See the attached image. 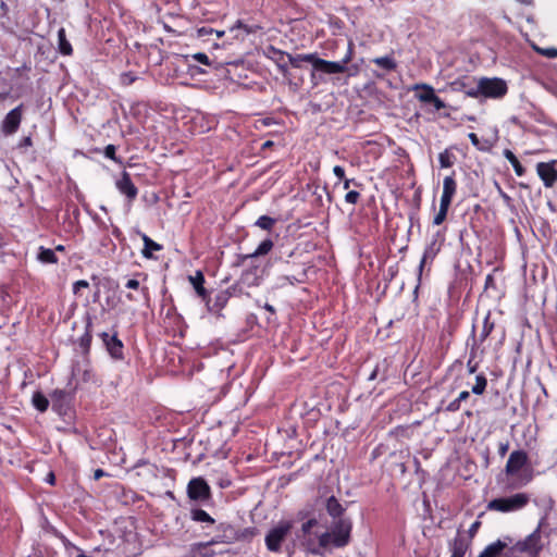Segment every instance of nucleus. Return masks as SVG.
Segmentation results:
<instances>
[{
	"label": "nucleus",
	"instance_id": "bf43d9fd",
	"mask_svg": "<svg viewBox=\"0 0 557 557\" xmlns=\"http://www.w3.org/2000/svg\"><path fill=\"white\" fill-rule=\"evenodd\" d=\"M351 58H352V45H351V44H349V45H348V50H347V52H346L345 57H344L341 61H338V62H339V64H342L343 66H346V67H347V64L350 62Z\"/></svg>",
	"mask_w": 557,
	"mask_h": 557
},
{
	"label": "nucleus",
	"instance_id": "de8ad7c7",
	"mask_svg": "<svg viewBox=\"0 0 557 557\" xmlns=\"http://www.w3.org/2000/svg\"><path fill=\"white\" fill-rule=\"evenodd\" d=\"M103 156L115 163L122 164L123 161L121 158L116 156V147L112 144H109L103 149Z\"/></svg>",
	"mask_w": 557,
	"mask_h": 557
},
{
	"label": "nucleus",
	"instance_id": "39448f33",
	"mask_svg": "<svg viewBox=\"0 0 557 557\" xmlns=\"http://www.w3.org/2000/svg\"><path fill=\"white\" fill-rule=\"evenodd\" d=\"M186 494L188 499L197 506H206L212 502V491L202 476H195L189 480Z\"/></svg>",
	"mask_w": 557,
	"mask_h": 557
},
{
	"label": "nucleus",
	"instance_id": "393cba45",
	"mask_svg": "<svg viewBox=\"0 0 557 557\" xmlns=\"http://www.w3.org/2000/svg\"><path fill=\"white\" fill-rule=\"evenodd\" d=\"M190 520L197 523H202L203 529L209 528L215 523V520L203 509L199 507H193L189 510Z\"/></svg>",
	"mask_w": 557,
	"mask_h": 557
},
{
	"label": "nucleus",
	"instance_id": "f3484780",
	"mask_svg": "<svg viewBox=\"0 0 557 557\" xmlns=\"http://www.w3.org/2000/svg\"><path fill=\"white\" fill-rule=\"evenodd\" d=\"M510 544H512L510 536H505L503 540L498 539L488 544L478 557H502Z\"/></svg>",
	"mask_w": 557,
	"mask_h": 557
},
{
	"label": "nucleus",
	"instance_id": "3c124183",
	"mask_svg": "<svg viewBox=\"0 0 557 557\" xmlns=\"http://www.w3.org/2000/svg\"><path fill=\"white\" fill-rule=\"evenodd\" d=\"M137 79V76L133 72H125L121 75V83L125 86L132 85Z\"/></svg>",
	"mask_w": 557,
	"mask_h": 557
},
{
	"label": "nucleus",
	"instance_id": "338daca9",
	"mask_svg": "<svg viewBox=\"0 0 557 557\" xmlns=\"http://www.w3.org/2000/svg\"><path fill=\"white\" fill-rule=\"evenodd\" d=\"M480 525H481V522H480V521H474V522L470 525V528H469V530H468V533H469L470 540H471V539L476 534V532H478V530H479Z\"/></svg>",
	"mask_w": 557,
	"mask_h": 557
},
{
	"label": "nucleus",
	"instance_id": "8fccbe9b",
	"mask_svg": "<svg viewBox=\"0 0 557 557\" xmlns=\"http://www.w3.org/2000/svg\"><path fill=\"white\" fill-rule=\"evenodd\" d=\"M187 58H191L193 60L205 65H211L209 57L203 52H197L191 55H187Z\"/></svg>",
	"mask_w": 557,
	"mask_h": 557
},
{
	"label": "nucleus",
	"instance_id": "2f4dec72",
	"mask_svg": "<svg viewBox=\"0 0 557 557\" xmlns=\"http://www.w3.org/2000/svg\"><path fill=\"white\" fill-rule=\"evenodd\" d=\"M36 259L42 264H57L59 262L54 250L44 246L38 248Z\"/></svg>",
	"mask_w": 557,
	"mask_h": 557
},
{
	"label": "nucleus",
	"instance_id": "2eb2a0df",
	"mask_svg": "<svg viewBox=\"0 0 557 557\" xmlns=\"http://www.w3.org/2000/svg\"><path fill=\"white\" fill-rule=\"evenodd\" d=\"M346 71V66H343L339 64L338 61H327L324 59H321L318 54L315 55V60L313 63V72L311 73V78L314 79L315 74L314 72H320L323 74H339L344 73Z\"/></svg>",
	"mask_w": 557,
	"mask_h": 557
},
{
	"label": "nucleus",
	"instance_id": "6e6d98bb",
	"mask_svg": "<svg viewBox=\"0 0 557 557\" xmlns=\"http://www.w3.org/2000/svg\"><path fill=\"white\" fill-rule=\"evenodd\" d=\"M430 103L433 104L435 111H440V110L446 108V103L440 97H437L435 94L432 97Z\"/></svg>",
	"mask_w": 557,
	"mask_h": 557
},
{
	"label": "nucleus",
	"instance_id": "20e7f679",
	"mask_svg": "<svg viewBox=\"0 0 557 557\" xmlns=\"http://www.w3.org/2000/svg\"><path fill=\"white\" fill-rule=\"evenodd\" d=\"M508 91L507 84L498 77H482L475 83V91H469L470 98H493L500 99Z\"/></svg>",
	"mask_w": 557,
	"mask_h": 557
},
{
	"label": "nucleus",
	"instance_id": "ddd939ff",
	"mask_svg": "<svg viewBox=\"0 0 557 557\" xmlns=\"http://www.w3.org/2000/svg\"><path fill=\"white\" fill-rule=\"evenodd\" d=\"M536 173L546 188H550L557 182V160L539 162Z\"/></svg>",
	"mask_w": 557,
	"mask_h": 557
},
{
	"label": "nucleus",
	"instance_id": "423d86ee",
	"mask_svg": "<svg viewBox=\"0 0 557 557\" xmlns=\"http://www.w3.org/2000/svg\"><path fill=\"white\" fill-rule=\"evenodd\" d=\"M530 502L527 493H517L508 497L494 498L487 504L488 510L512 512L524 508Z\"/></svg>",
	"mask_w": 557,
	"mask_h": 557
},
{
	"label": "nucleus",
	"instance_id": "4be33fe9",
	"mask_svg": "<svg viewBox=\"0 0 557 557\" xmlns=\"http://www.w3.org/2000/svg\"><path fill=\"white\" fill-rule=\"evenodd\" d=\"M455 172H453L451 175H447L443 180V193L441 196V202H445L450 205L453 201V198L457 191V183L454 177Z\"/></svg>",
	"mask_w": 557,
	"mask_h": 557
},
{
	"label": "nucleus",
	"instance_id": "680f3d73",
	"mask_svg": "<svg viewBox=\"0 0 557 557\" xmlns=\"http://www.w3.org/2000/svg\"><path fill=\"white\" fill-rule=\"evenodd\" d=\"M239 28L244 29L246 34H250L253 32L250 26L243 24L242 21H237L236 24L233 27H231V32H234L235 29Z\"/></svg>",
	"mask_w": 557,
	"mask_h": 557
},
{
	"label": "nucleus",
	"instance_id": "1a4fd4ad",
	"mask_svg": "<svg viewBox=\"0 0 557 557\" xmlns=\"http://www.w3.org/2000/svg\"><path fill=\"white\" fill-rule=\"evenodd\" d=\"M290 529L292 525L287 521H281L276 527L270 529L264 539L268 550L273 553L281 552L282 544L286 540Z\"/></svg>",
	"mask_w": 557,
	"mask_h": 557
},
{
	"label": "nucleus",
	"instance_id": "79ce46f5",
	"mask_svg": "<svg viewBox=\"0 0 557 557\" xmlns=\"http://www.w3.org/2000/svg\"><path fill=\"white\" fill-rule=\"evenodd\" d=\"M487 386V379L483 373L475 376V384L471 388V393L474 395H482Z\"/></svg>",
	"mask_w": 557,
	"mask_h": 557
},
{
	"label": "nucleus",
	"instance_id": "13d9d810",
	"mask_svg": "<svg viewBox=\"0 0 557 557\" xmlns=\"http://www.w3.org/2000/svg\"><path fill=\"white\" fill-rule=\"evenodd\" d=\"M87 287H89V283L86 280L76 281L73 284V293L78 294L82 288H87Z\"/></svg>",
	"mask_w": 557,
	"mask_h": 557
},
{
	"label": "nucleus",
	"instance_id": "bb28decb",
	"mask_svg": "<svg viewBox=\"0 0 557 557\" xmlns=\"http://www.w3.org/2000/svg\"><path fill=\"white\" fill-rule=\"evenodd\" d=\"M189 281L198 297H200L202 301L207 300L209 293L203 286L206 281L203 273L201 271H196L194 276H189Z\"/></svg>",
	"mask_w": 557,
	"mask_h": 557
},
{
	"label": "nucleus",
	"instance_id": "37998d69",
	"mask_svg": "<svg viewBox=\"0 0 557 557\" xmlns=\"http://www.w3.org/2000/svg\"><path fill=\"white\" fill-rule=\"evenodd\" d=\"M449 207L450 205L440 201L438 211L433 218L434 225H441L445 221Z\"/></svg>",
	"mask_w": 557,
	"mask_h": 557
},
{
	"label": "nucleus",
	"instance_id": "4d7b16f0",
	"mask_svg": "<svg viewBox=\"0 0 557 557\" xmlns=\"http://www.w3.org/2000/svg\"><path fill=\"white\" fill-rule=\"evenodd\" d=\"M444 240H445V235L442 231L435 232L430 239L431 243L438 244V246H441V247L443 246Z\"/></svg>",
	"mask_w": 557,
	"mask_h": 557
},
{
	"label": "nucleus",
	"instance_id": "b1692460",
	"mask_svg": "<svg viewBox=\"0 0 557 557\" xmlns=\"http://www.w3.org/2000/svg\"><path fill=\"white\" fill-rule=\"evenodd\" d=\"M325 510L333 518V520H337L341 518H346L344 516L345 507L339 503V500L334 496H330L325 500Z\"/></svg>",
	"mask_w": 557,
	"mask_h": 557
},
{
	"label": "nucleus",
	"instance_id": "c756f323",
	"mask_svg": "<svg viewBox=\"0 0 557 557\" xmlns=\"http://www.w3.org/2000/svg\"><path fill=\"white\" fill-rule=\"evenodd\" d=\"M144 242V248L141 255L145 259H152V251H159L162 249V245L152 240L147 234L138 232Z\"/></svg>",
	"mask_w": 557,
	"mask_h": 557
},
{
	"label": "nucleus",
	"instance_id": "69168bd1",
	"mask_svg": "<svg viewBox=\"0 0 557 557\" xmlns=\"http://www.w3.org/2000/svg\"><path fill=\"white\" fill-rule=\"evenodd\" d=\"M509 449V443L508 442H500L498 444V455L500 457H504Z\"/></svg>",
	"mask_w": 557,
	"mask_h": 557
},
{
	"label": "nucleus",
	"instance_id": "9d476101",
	"mask_svg": "<svg viewBox=\"0 0 557 557\" xmlns=\"http://www.w3.org/2000/svg\"><path fill=\"white\" fill-rule=\"evenodd\" d=\"M72 379L76 385L94 383L98 384L97 376L92 370L90 361L87 358L76 361L72 366Z\"/></svg>",
	"mask_w": 557,
	"mask_h": 557
},
{
	"label": "nucleus",
	"instance_id": "9b49d317",
	"mask_svg": "<svg viewBox=\"0 0 557 557\" xmlns=\"http://www.w3.org/2000/svg\"><path fill=\"white\" fill-rule=\"evenodd\" d=\"M99 337L101 338L107 352L113 360H115V361L124 360V344L117 337L116 332H113V333L102 332L99 334Z\"/></svg>",
	"mask_w": 557,
	"mask_h": 557
},
{
	"label": "nucleus",
	"instance_id": "603ef678",
	"mask_svg": "<svg viewBox=\"0 0 557 557\" xmlns=\"http://www.w3.org/2000/svg\"><path fill=\"white\" fill-rule=\"evenodd\" d=\"M317 523H318V521L315 518H311V519L307 520L306 522H304L301 525V531H302L304 535L305 536L310 535L311 529L313 527H315Z\"/></svg>",
	"mask_w": 557,
	"mask_h": 557
},
{
	"label": "nucleus",
	"instance_id": "5fc2aeb1",
	"mask_svg": "<svg viewBox=\"0 0 557 557\" xmlns=\"http://www.w3.org/2000/svg\"><path fill=\"white\" fill-rule=\"evenodd\" d=\"M214 29L211 26L205 25L197 29V37L198 38H206L210 35H212Z\"/></svg>",
	"mask_w": 557,
	"mask_h": 557
},
{
	"label": "nucleus",
	"instance_id": "ea45409f",
	"mask_svg": "<svg viewBox=\"0 0 557 557\" xmlns=\"http://www.w3.org/2000/svg\"><path fill=\"white\" fill-rule=\"evenodd\" d=\"M422 88L423 91L417 95V98L424 103L431 102L432 97L434 96L435 91L433 87L426 84L416 85L414 89Z\"/></svg>",
	"mask_w": 557,
	"mask_h": 557
},
{
	"label": "nucleus",
	"instance_id": "e2e57ef3",
	"mask_svg": "<svg viewBox=\"0 0 557 557\" xmlns=\"http://www.w3.org/2000/svg\"><path fill=\"white\" fill-rule=\"evenodd\" d=\"M263 308L270 313V315L267 318L268 322H272L276 313L275 308L270 304H264Z\"/></svg>",
	"mask_w": 557,
	"mask_h": 557
},
{
	"label": "nucleus",
	"instance_id": "f704fd0d",
	"mask_svg": "<svg viewBox=\"0 0 557 557\" xmlns=\"http://www.w3.org/2000/svg\"><path fill=\"white\" fill-rule=\"evenodd\" d=\"M58 50L63 55H71L73 53L72 45L67 40L65 29L63 27L58 30Z\"/></svg>",
	"mask_w": 557,
	"mask_h": 557
},
{
	"label": "nucleus",
	"instance_id": "a19ab883",
	"mask_svg": "<svg viewBox=\"0 0 557 557\" xmlns=\"http://www.w3.org/2000/svg\"><path fill=\"white\" fill-rule=\"evenodd\" d=\"M276 221L277 220L275 218H272L269 215H261L257 219V221L255 222V225L260 227L263 231L270 232L274 227Z\"/></svg>",
	"mask_w": 557,
	"mask_h": 557
},
{
	"label": "nucleus",
	"instance_id": "58836bf2",
	"mask_svg": "<svg viewBox=\"0 0 557 557\" xmlns=\"http://www.w3.org/2000/svg\"><path fill=\"white\" fill-rule=\"evenodd\" d=\"M32 403L39 412H45L49 407V399L41 392L33 394Z\"/></svg>",
	"mask_w": 557,
	"mask_h": 557
},
{
	"label": "nucleus",
	"instance_id": "cd10ccee",
	"mask_svg": "<svg viewBox=\"0 0 557 557\" xmlns=\"http://www.w3.org/2000/svg\"><path fill=\"white\" fill-rule=\"evenodd\" d=\"M453 91L463 92L469 97V91H475V83L472 78L455 79L449 84Z\"/></svg>",
	"mask_w": 557,
	"mask_h": 557
},
{
	"label": "nucleus",
	"instance_id": "a878e982",
	"mask_svg": "<svg viewBox=\"0 0 557 557\" xmlns=\"http://www.w3.org/2000/svg\"><path fill=\"white\" fill-rule=\"evenodd\" d=\"M302 545L306 550L315 556H322L325 550L330 549L327 545H323L321 543V534L318 536V541H314L310 536H305L302 541Z\"/></svg>",
	"mask_w": 557,
	"mask_h": 557
},
{
	"label": "nucleus",
	"instance_id": "6e6552de",
	"mask_svg": "<svg viewBox=\"0 0 557 557\" xmlns=\"http://www.w3.org/2000/svg\"><path fill=\"white\" fill-rule=\"evenodd\" d=\"M511 546L515 552L523 557H537L542 549L540 528L534 530L524 540L518 541Z\"/></svg>",
	"mask_w": 557,
	"mask_h": 557
},
{
	"label": "nucleus",
	"instance_id": "a211bd4d",
	"mask_svg": "<svg viewBox=\"0 0 557 557\" xmlns=\"http://www.w3.org/2000/svg\"><path fill=\"white\" fill-rule=\"evenodd\" d=\"M227 294L228 293L224 289L216 292L213 298L209 294L207 300L203 301L207 310L211 313L220 315L221 311L226 307L230 300Z\"/></svg>",
	"mask_w": 557,
	"mask_h": 557
},
{
	"label": "nucleus",
	"instance_id": "dca6fc26",
	"mask_svg": "<svg viewBox=\"0 0 557 557\" xmlns=\"http://www.w3.org/2000/svg\"><path fill=\"white\" fill-rule=\"evenodd\" d=\"M263 269L253 262L243 270L239 280L245 286H259L262 281Z\"/></svg>",
	"mask_w": 557,
	"mask_h": 557
},
{
	"label": "nucleus",
	"instance_id": "49530a36",
	"mask_svg": "<svg viewBox=\"0 0 557 557\" xmlns=\"http://www.w3.org/2000/svg\"><path fill=\"white\" fill-rule=\"evenodd\" d=\"M237 534H238V542L239 541H250L257 534V529L253 527L237 529Z\"/></svg>",
	"mask_w": 557,
	"mask_h": 557
},
{
	"label": "nucleus",
	"instance_id": "0eeeda50",
	"mask_svg": "<svg viewBox=\"0 0 557 557\" xmlns=\"http://www.w3.org/2000/svg\"><path fill=\"white\" fill-rule=\"evenodd\" d=\"M236 542H238L237 528L230 522H220L215 527L213 536L203 546L208 547L216 544L231 545Z\"/></svg>",
	"mask_w": 557,
	"mask_h": 557
},
{
	"label": "nucleus",
	"instance_id": "6ab92c4d",
	"mask_svg": "<svg viewBox=\"0 0 557 557\" xmlns=\"http://www.w3.org/2000/svg\"><path fill=\"white\" fill-rule=\"evenodd\" d=\"M273 246H274V244L271 238L263 239L258 245V247L256 248V250L253 252L248 253V255H238L236 265L237 267L244 265L247 260H253L260 256H264V255L269 253L272 250Z\"/></svg>",
	"mask_w": 557,
	"mask_h": 557
},
{
	"label": "nucleus",
	"instance_id": "c03bdc74",
	"mask_svg": "<svg viewBox=\"0 0 557 557\" xmlns=\"http://www.w3.org/2000/svg\"><path fill=\"white\" fill-rule=\"evenodd\" d=\"M455 156L445 149L438 154V162L441 168H451L454 164Z\"/></svg>",
	"mask_w": 557,
	"mask_h": 557
},
{
	"label": "nucleus",
	"instance_id": "052dcab7",
	"mask_svg": "<svg viewBox=\"0 0 557 557\" xmlns=\"http://www.w3.org/2000/svg\"><path fill=\"white\" fill-rule=\"evenodd\" d=\"M461 407V404L455 398L454 400H451L446 407H445V411H448V412H456L460 409Z\"/></svg>",
	"mask_w": 557,
	"mask_h": 557
},
{
	"label": "nucleus",
	"instance_id": "e433bc0d",
	"mask_svg": "<svg viewBox=\"0 0 557 557\" xmlns=\"http://www.w3.org/2000/svg\"><path fill=\"white\" fill-rule=\"evenodd\" d=\"M372 62L385 72H392L397 67V62L392 55L377 57L374 58Z\"/></svg>",
	"mask_w": 557,
	"mask_h": 557
},
{
	"label": "nucleus",
	"instance_id": "aec40b11",
	"mask_svg": "<svg viewBox=\"0 0 557 557\" xmlns=\"http://www.w3.org/2000/svg\"><path fill=\"white\" fill-rule=\"evenodd\" d=\"M441 249H442V247L438 246V244L431 243V242H429L426 244L423 255H422V258L419 263V268H418V271H419L418 280L419 281L421 280L422 271H423V268L425 267V264L432 263L433 260L438 255V252L441 251Z\"/></svg>",
	"mask_w": 557,
	"mask_h": 557
},
{
	"label": "nucleus",
	"instance_id": "a18cd8bd",
	"mask_svg": "<svg viewBox=\"0 0 557 557\" xmlns=\"http://www.w3.org/2000/svg\"><path fill=\"white\" fill-rule=\"evenodd\" d=\"M244 286H245V284L242 283L240 280H238L236 283H234L233 285L228 286L224 290L228 293L227 294L228 298H231V297H238V296H242L244 294Z\"/></svg>",
	"mask_w": 557,
	"mask_h": 557
},
{
	"label": "nucleus",
	"instance_id": "5701e85b",
	"mask_svg": "<svg viewBox=\"0 0 557 557\" xmlns=\"http://www.w3.org/2000/svg\"><path fill=\"white\" fill-rule=\"evenodd\" d=\"M268 51H269L268 57L276 63L280 72L285 75L288 71V64H287L288 53L285 51H282L280 49H276L273 46H270L268 48Z\"/></svg>",
	"mask_w": 557,
	"mask_h": 557
},
{
	"label": "nucleus",
	"instance_id": "c85d7f7f",
	"mask_svg": "<svg viewBox=\"0 0 557 557\" xmlns=\"http://www.w3.org/2000/svg\"><path fill=\"white\" fill-rule=\"evenodd\" d=\"M450 552L455 555L465 557L469 546H470V540H467L463 535H461L459 532L454 539V541L450 543Z\"/></svg>",
	"mask_w": 557,
	"mask_h": 557
},
{
	"label": "nucleus",
	"instance_id": "f03ea898",
	"mask_svg": "<svg viewBox=\"0 0 557 557\" xmlns=\"http://www.w3.org/2000/svg\"><path fill=\"white\" fill-rule=\"evenodd\" d=\"M352 521L350 518L333 520L330 529L321 533V543L332 548H343L350 543Z\"/></svg>",
	"mask_w": 557,
	"mask_h": 557
},
{
	"label": "nucleus",
	"instance_id": "4c0bfd02",
	"mask_svg": "<svg viewBox=\"0 0 557 557\" xmlns=\"http://www.w3.org/2000/svg\"><path fill=\"white\" fill-rule=\"evenodd\" d=\"M503 154L508 160V162L511 164V166L513 168L516 175L523 176L525 173V169L522 166V164L520 163L518 158L515 156V153L509 149H505Z\"/></svg>",
	"mask_w": 557,
	"mask_h": 557
},
{
	"label": "nucleus",
	"instance_id": "09e8293b",
	"mask_svg": "<svg viewBox=\"0 0 557 557\" xmlns=\"http://www.w3.org/2000/svg\"><path fill=\"white\" fill-rule=\"evenodd\" d=\"M533 49L543 57L557 58V49L556 48H540V47L533 46Z\"/></svg>",
	"mask_w": 557,
	"mask_h": 557
},
{
	"label": "nucleus",
	"instance_id": "0e129e2a",
	"mask_svg": "<svg viewBox=\"0 0 557 557\" xmlns=\"http://www.w3.org/2000/svg\"><path fill=\"white\" fill-rule=\"evenodd\" d=\"M333 173L334 175L338 178V180H344L345 178V170L343 166L341 165H335L333 168Z\"/></svg>",
	"mask_w": 557,
	"mask_h": 557
},
{
	"label": "nucleus",
	"instance_id": "473e14b6",
	"mask_svg": "<svg viewBox=\"0 0 557 557\" xmlns=\"http://www.w3.org/2000/svg\"><path fill=\"white\" fill-rule=\"evenodd\" d=\"M470 341H472L471 349H470V358L467 362L469 373H474L478 370V363H473V360L476 355L478 344L475 341V324L472 325L470 337L468 338L467 344L469 345Z\"/></svg>",
	"mask_w": 557,
	"mask_h": 557
},
{
	"label": "nucleus",
	"instance_id": "7ed1b4c3",
	"mask_svg": "<svg viewBox=\"0 0 557 557\" xmlns=\"http://www.w3.org/2000/svg\"><path fill=\"white\" fill-rule=\"evenodd\" d=\"M352 521L350 518L333 520L330 529L321 533V543L332 548H343L350 543Z\"/></svg>",
	"mask_w": 557,
	"mask_h": 557
},
{
	"label": "nucleus",
	"instance_id": "c9c22d12",
	"mask_svg": "<svg viewBox=\"0 0 557 557\" xmlns=\"http://www.w3.org/2000/svg\"><path fill=\"white\" fill-rule=\"evenodd\" d=\"M315 55H317V53L296 54V55L288 53L287 61L293 67H296V69L300 67L302 62L311 63V65L313 66Z\"/></svg>",
	"mask_w": 557,
	"mask_h": 557
},
{
	"label": "nucleus",
	"instance_id": "f257e3e1",
	"mask_svg": "<svg viewBox=\"0 0 557 557\" xmlns=\"http://www.w3.org/2000/svg\"><path fill=\"white\" fill-rule=\"evenodd\" d=\"M528 462L529 457L527 451L522 449L511 451L505 467V474L507 476L505 482L506 490H519L532 481V469L529 467Z\"/></svg>",
	"mask_w": 557,
	"mask_h": 557
},
{
	"label": "nucleus",
	"instance_id": "7c9ffc66",
	"mask_svg": "<svg viewBox=\"0 0 557 557\" xmlns=\"http://www.w3.org/2000/svg\"><path fill=\"white\" fill-rule=\"evenodd\" d=\"M91 326H92V321H91V318L88 315L87 321H86V326H85V333L78 339L79 347L83 349V352L86 355L89 354L91 339H92Z\"/></svg>",
	"mask_w": 557,
	"mask_h": 557
},
{
	"label": "nucleus",
	"instance_id": "774afa93",
	"mask_svg": "<svg viewBox=\"0 0 557 557\" xmlns=\"http://www.w3.org/2000/svg\"><path fill=\"white\" fill-rule=\"evenodd\" d=\"M502 557H523V556H521L517 552H515L513 547L511 545H509Z\"/></svg>",
	"mask_w": 557,
	"mask_h": 557
},
{
	"label": "nucleus",
	"instance_id": "864d4df0",
	"mask_svg": "<svg viewBox=\"0 0 557 557\" xmlns=\"http://www.w3.org/2000/svg\"><path fill=\"white\" fill-rule=\"evenodd\" d=\"M360 198V193L357 190H349L345 195V201L350 205H356Z\"/></svg>",
	"mask_w": 557,
	"mask_h": 557
},
{
	"label": "nucleus",
	"instance_id": "412c9836",
	"mask_svg": "<svg viewBox=\"0 0 557 557\" xmlns=\"http://www.w3.org/2000/svg\"><path fill=\"white\" fill-rule=\"evenodd\" d=\"M52 409L62 414L70 405V395L63 389H55L51 394Z\"/></svg>",
	"mask_w": 557,
	"mask_h": 557
},
{
	"label": "nucleus",
	"instance_id": "f8f14e48",
	"mask_svg": "<svg viewBox=\"0 0 557 557\" xmlns=\"http://www.w3.org/2000/svg\"><path fill=\"white\" fill-rule=\"evenodd\" d=\"M24 104L21 103L7 113L1 123V132L4 135H13L17 132L23 115Z\"/></svg>",
	"mask_w": 557,
	"mask_h": 557
},
{
	"label": "nucleus",
	"instance_id": "72a5a7b5",
	"mask_svg": "<svg viewBox=\"0 0 557 557\" xmlns=\"http://www.w3.org/2000/svg\"><path fill=\"white\" fill-rule=\"evenodd\" d=\"M494 327L495 323L491 320V312H487L483 319V325L480 335L478 338L475 337L478 347L486 341V338L493 332Z\"/></svg>",
	"mask_w": 557,
	"mask_h": 557
},
{
	"label": "nucleus",
	"instance_id": "4468645a",
	"mask_svg": "<svg viewBox=\"0 0 557 557\" xmlns=\"http://www.w3.org/2000/svg\"><path fill=\"white\" fill-rule=\"evenodd\" d=\"M115 187L120 194L126 197L128 205H132L138 195V188L134 185L129 173L126 171H123L121 177L115 181Z\"/></svg>",
	"mask_w": 557,
	"mask_h": 557
}]
</instances>
